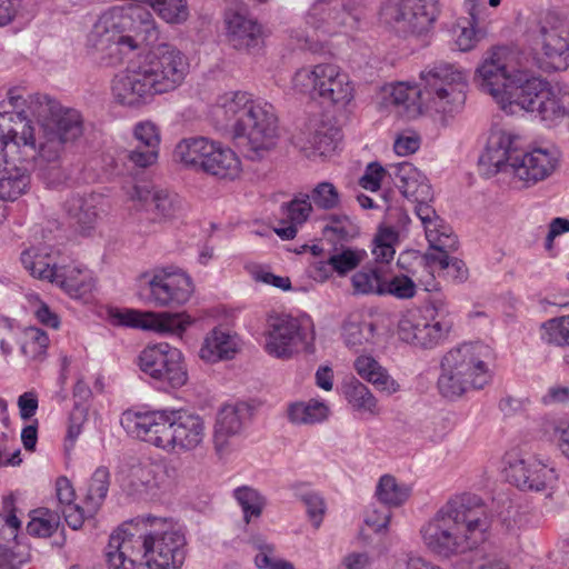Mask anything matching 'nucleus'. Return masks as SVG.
<instances>
[{"mask_svg": "<svg viewBox=\"0 0 569 569\" xmlns=\"http://www.w3.org/2000/svg\"><path fill=\"white\" fill-rule=\"evenodd\" d=\"M192 290L190 277L180 271L156 269L139 279V296L158 307L181 306L189 300Z\"/></svg>", "mask_w": 569, "mask_h": 569, "instance_id": "nucleus-15", "label": "nucleus"}, {"mask_svg": "<svg viewBox=\"0 0 569 569\" xmlns=\"http://www.w3.org/2000/svg\"><path fill=\"white\" fill-rule=\"evenodd\" d=\"M166 469L154 462H139L129 468L120 478L122 489L129 495L156 496L167 485Z\"/></svg>", "mask_w": 569, "mask_h": 569, "instance_id": "nucleus-22", "label": "nucleus"}, {"mask_svg": "<svg viewBox=\"0 0 569 569\" xmlns=\"http://www.w3.org/2000/svg\"><path fill=\"white\" fill-rule=\"evenodd\" d=\"M340 140L341 132L338 128L322 123L309 138V146L303 148L308 157H327L338 148Z\"/></svg>", "mask_w": 569, "mask_h": 569, "instance_id": "nucleus-35", "label": "nucleus"}, {"mask_svg": "<svg viewBox=\"0 0 569 569\" xmlns=\"http://www.w3.org/2000/svg\"><path fill=\"white\" fill-rule=\"evenodd\" d=\"M61 513L64 517L66 522L69 525L70 528L77 530L81 528L83 525V521L92 517L93 515H88L87 512V506L84 508L76 505V503H68L64 507H61Z\"/></svg>", "mask_w": 569, "mask_h": 569, "instance_id": "nucleus-59", "label": "nucleus"}, {"mask_svg": "<svg viewBox=\"0 0 569 569\" xmlns=\"http://www.w3.org/2000/svg\"><path fill=\"white\" fill-rule=\"evenodd\" d=\"M22 353L32 359H40L49 346L48 335L37 326H28L20 338Z\"/></svg>", "mask_w": 569, "mask_h": 569, "instance_id": "nucleus-42", "label": "nucleus"}, {"mask_svg": "<svg viewBox=\"0 0 569 569\" xmlns=\"http://www.w3.org/2000/svg\"><path fill=\"white\" fill-rule=\"evenodd\" d=\"M507 477L522 490L547 491L556 487L559 473L553 465L536 457H515L508 461Z\"/></svg>", "mask_w": 569, "mask_h": 569, "instance_id": "nucleus-18", "label": "nucleus"}, {"mask_svg": "<svg viewBox=\"0 0 569 569\" xmlns=\"http://www.w3.org/2000/svg\"><path fill=\"white\" fill-rule=\"evenodd\" d=\"M53 283L76 299L91 291L93 286L87 270L69 266L60 267Z\"/></svg>", "mask_w": 569, "mask_h": 569, "instance_id": "nucleus-34", "label": "nucleus"}, {"mask_svg": "<svg viewBox=\"0 0 569 569\" xmlns=\"http://www.w3.org/2000/svg\"><path fill=\"white\" fill-rule=\"evenodd\" d=\"M187 540L172 520L143 517L114 530L106 548L110 569H180Z\"/></svg>", "mask_w": 569, "mask_h": 569, "instance_id": "nucleus-2", "label": "nucleus"}, {"mask_svg": "<svg viewBox=\"0 0 569 569\" xmlns=\"http://www.w3.org/2000/svg\"><path fill=\"white\" fill-rule=\"evenodd\" d=\"M362 258L361 252L347 248L340 252L331 254L328 258L327 263L339 276H345L356 269L361 263Z\"/></svg>", "mask_w": 569, "mask_h": 569, "instance_id": "nucleus-49", "label": "nucleus"}, {"mask_svg": "<svg viewBox=\"0 0 569 569\" xmlns=\"http://www.w3.org/2000/svg\"><path fill=\"white\" fill-rule=\"evenodd\" d=\"M110 485V472L106 467H98L92 473L87 496V512L88 515H96L107 497Z\"/></svg>", "mask_w": 569, "mask_h": 569, "instance_id": "nucleus-39", "label": "nucleus"}, {"mask_svg": "<svg viewBox=\"0 0 569 569\" xmlns=\"http://www.w3.org/2000/svg\"><path fill=\"white\" fill-rule=\"evenodd\" d=\"M250 543L256 551L254 565L258 569H271L280 558L276 553V548L262 537H253Z\"/></svg>", "mask_w": 569, "mask_h": 569, "instance_id": "nucleus-50", "label": "nucleus"}, {"mask_svg": "<svg viewBox=\"0 0 569 569\" xmlns=\"http://www.w3.org/2000/svg\"><path fill=\"white\" fill-rule=\"evenodd\" d=\"M138 39L151 43L158 39L152 13L141 6L113 7L103 12L89 33V43L98 50L110 44L138 48Z\"/></svg>", "mask_w": 569, "mask_h": 569, "instance_id": "nucleus-11", "label": "nucleus"}, {"mask_svg": "<svg viewBox=\"0 0 569 569\" xmlns=\"http://www.w3.org/2000/svg\"><path fill=\"white\" fill-rule=\"evenodd\" d=\"M23 268L33 277L40 280H48L53 283L61 266H58L54 257L49 252L48 247H31L21 252Z\"/></svg>", "mask_w": 569, "mask_h": 569, "instance_id": "nucleus-31", "label": "nucleus"}, {"mask_svg": "<svg viewBox=\"0 0 569 569\" xmlns=\"http://www.w3.org/2000/svg\"><path fill=\"white\" fill-rule=\"evenodd\" d=\"M123 429L170 455L199 449L206 439L204 419L184 409L126 410L120 418Z\"/></svg>", "mask_w": 569, "mask_h": 569, "instance_id": "nucleus-6", "label": "nucleus"}, {"mask_svg": "<svg viewBox=\"0 0 569 569\" xmlns=\"http://www.w3.org/2000/svg\"><path fill=\"white\" fill-rule=\"evenodd\" d=\"M390 171H392L391 166L387 170L378 162H370L363 176L359 179V184L366 190L377 191L380 188L382 179L387 174L389 176Z\"/></svg>", "mask_w": 569, "mask_h": 569, "instance_id": "nucleus-55", "label": "nucleus"}, {"mask_svg": "<svg viewBox=\"0 0 569 569\" xmlns=\"http://www.w3.org/2000/svg\"><path fill=\"white\" fill-rule=\"evenodd\" d=\"M82 133L79 111L63 108L47 94L23 97L13 88L0 102V136L20 152L22 162L37 163L39 158L56 163Z\"/></svg>", "mask_w": 569, "mask_h": 569, "instance_id": "nucleus-1", "label": "nucleus"}, {"mask_svg": "<svg viewBox=\"0 0 569 569\" xmlns=\"http://www.w3.org/2000/svg\"><path fill=\"white\" fill-rule=\"evenodd\" d=\"M300 499L306 506L308 517L313 527L319 528L326 512L323 498L316 491H308L302 493Z\"/></svg>", "mask_w": 569, "mask_h": 569, "instance_id": "nucleus-53", "label": "nucleus"}, {"mask_svg": "<svg viewBox=\"0 0 569 569\" xmlns=\"http://www.w3.org/2000/svg\"><path fill=\"white\" fill-rule=\"evenodd\" d=\"M375 322H343L341 335L349 348H359L377 341Z\"/></svg>", "mask_w": 569, "mask_h": 569, "instance_id": "nucleus-41", "label": "nucleus"}, {"mask_svg": "<svg viewBox=\"0 0 569 569\" xmlns=\"http://www.w3.org/2000/svg\"><path fill=\"white\" fill-rule=\"evenodd\" d=\"M395 238V233L392 231L386 230L381 232L375 240V247L372 249V254L375 257V261L377 266H383L393 259L395 248L391 244V241Z\"/></svg>", "mask_w": 569, "mask_h": 569, "instance_id": "nucleus-52", "label": "nucleus"}, {"mask_svg": "<svg viewBox=\"0 0 569 569\" xmlns=\"http://www.w3.org/2000/svg\"><path fill=\"white\" fill-rule=\"evenodd\" d=\"M540 336L547 343L569 346V322H542Z\"/></svg>", "mask_w": 569, "mask_h": 569, "instance_id": "nucleus-51", "label": "nucleus"}, {"mask_svg": "<svg viewBox=\"0 0 569 569\" xmlns=\"http://www.w3.org/2000/svg\"><path fill=\"white\" fill-rule=\"evenodd\" d=\"M345 397L353 410L377 416L380 412L378 400L367 386L352 380L345 387Z\"/></svg>", "mask_w": 569, "mask_h": 569, "instance_id": "nucleus-38", "label": "nucleus"}, {"mask_svg": "<svg viewBox=\"0 0 569 569\" xmlns=\"http://www.w3.org/2000/svg\"><path fill=\"white\" fill-rule=\"evenodd\" d=\"M38 396L34 391H27L19 396L17 405L22 420H30L38 409Z\"/></svg>", "mask_w": 569, "mask_h": 569, "instance_id": "nucleus-62", "label": "nucleus"}, {"mask_svg": "<svg viewBox=\"0 0 569 569\" xmlns=\"http://www.w3.org/2000/svg\"><path fill=\"white\" fill-rule=\"evenodd\" d=\"M315 339L312 322H274L266 333L264 350L278 359H289Z\"/></svg>", "mask_w": 569, "mask_h": 569, "instance_id": "nucleus-17", "label": "nucleus"}, {"mask_svg": "<svg viewBox=\"0 0 569 569\" xmlns=\"http://www.w3.org/2000/svg\"><path fill=\"white\" fill-rule=\"evenodd\" d=\"M118 325L151 331L160 337H170L183 340L189 322H117Z\"/></svg>", "mask_w": 569, "mask_h": 569, "instance_id": "nucleus-45", "label": "nucleus"}, {"mask_svg": "<svg viewBox=\"0 0 569 569\" xmlns=\"http://www.w3.org/2000/svg\"><path fill=\"white\" fill-rule=\"evenodd\" d=\"M133 136L138 141L137 146L159 150L160 133L154 123L150 121L137 123L133 130Z\"/></svg>", "mask_w": 569, "mask_h": 569, "instance_id": "nucleus-54", "label": "nucleus"}, {"mask_svg": "<svg viewBox=\"0 0 569 569\" xmlns=\"http://www.w3.org/2000/svg\"><path fill=\"white\" fill-rule=\"evenodd\" d=\"M490 520L482 500L470 493L450 498L420 528L423 546L449 559L472 550L487 538Z\"/></svg>", "mask_w": 569, "mask_h": 569, "instance_id": "nucleus-4", "label": "nucleus"}, {"mask_svg": "<svg viewBox=\"0 0 569 569\" xmlns=\"http://www.w3.org/2000/svg\"><path fill=\"white\" fill-rule=\"evenodd\" d=\"M137 366L141 372L164 388L179 389L189 379L182 351L166 342L144 347L137 358Z\"/></svg>", "mask_w": 569, "mask_h": 569, "instance_id": "nucleus-14", "label": "nucleus"}, {"mask_svg": "<svg viewBox=\"0 0 569 569\" xmlns=\"http://www.w3.org/2000/svg\"><path fill=\"white\" fill-rule=\"evenodd\" d=\"M411 488L399 482L393 476H382L376 487L378 500L388 507H400L410 497Z\"/></svg>", "mask_w": 569, "mask_h": 569, "instance_id": "nucleus-37", "label": "nucleus"}, {"mask_svg": "<svg viewBox=\"0 0 569 569\" xmlns=\"http://www.w3.org/2000/svg\"><path fill=\"white\" fill-rule=\"evenodd\" d=\"M228 39L233 48L249 49L259 44L262 30L257 21L239 12H228L226 16Z\"/></svg>", "mask_w": 569, "mask_h": 569, "instance_id": "nucleus-30", "label": "nucleus"}, {"mask_svg": "<svg viewBox=\"0 0 569 569\" xmlns=\"http://www.w3.org/2000/svg\"><path fill=\"white\" fill-rule=\"evenodd\" d=\"M327 220L325 232L330 231L339 239H347L350 236L352 224L346 214H330Z\"/></svg>", "mask_w": 569, "mask_h": 569, "instance_id": "nucleus-58", "label": "nucleus"}, {"mask_svg": "<svg viewBox=\"0 0 569 569\" xmlns=\"http://www.w3.org/2000/svg\"><path fill=\"white\" fill-rule=\"evenodd\" d=\"M493 349L482 341H465L449 349L441 359L438 389L448 399L485 388L492 379Z\"/></svg>", "mask_w": 569, "mask_h": 569, "instance_id": "nucleus-10", "label": "nucleus"}, {"mask_svg": "<svg viewBox=\"0 0 569 569\" xmlns=\"http://www.w3.org/2000/svg\"><path fill=\"white\" fill-rule=\"evenodd\" d=\"M450 322H397V333L403 342L433 349L450 336Z\"/></svg>", "mask_w": 569, "mask_h": 569, "instance_id": "nucleus-23", "label": "nucleus"}, {"mask_svg": "<svg viewBox=\"0 0 569 569\" xmlns=\"http://www.w3.org/2000/svg\"><path fill=\"white\" fill-rule=\"evenodd\" d=\"M241 350L239 336L222 327L213 328L203 339L199 349V357L208 363L231 360Z\"/></svg>", "mask_w": 569, "mask_h": 569, "instance_id": "nucleus-25", "label": "nucleus"}, {"mask_svg": "<svg viewBox=\"0 0 569 569\" xmlns=\"http://www.w3.org/2000/svg\"><path fill=\"white\" fill-rule=\"evenodd\" d=\"M386 267L365 266L351 277L353 295L383 296Z\"/></svg>", "mask_w": 569, "mask_h": 569, "instance_id": "nucleus-33", "label": "nucleus"}, {"mask_svg": "<svg viewBox=\"0 0 569 569\" xmlns=\"http://www.w3.org/2000/svg\"><path fill=\"white\" fill-rule=\"evenodd\" d=\"M12 164L6 161L4 167L0 168V198L4 201H14L22 196L30 186V170L46 169V160L39 159L36 162H22Z\"/></svg>", "mask_w": 569, "mask_h": 569, "instance_id": "nucleus-27", "label": "nucleus"}, {"mask_svg": "<svg viewBox=\"0 0 569 569\" xmlns=\"http://www.w3.org/2000/svg\"><path fill=\"white\" fill-rule=\"evenodd\" d=\"M421 86L398 82L390 88V102L412 118L422 109L438 113L458 112L466 102V74L453 64L439 62L420 74Z\"/></svg>", "mask_w": 569, "mask_h": 569, "instance_id": "nucleus-8", "label": "nucleus"}, {"mask_svg": "<svg viewBox=\"0 0 569 569\" xmlns=\"http://www.w3.org/2000/svg\"><path fill=\"white\" fill-rule=\"evenodd\" d=\"M104 197L101 193H72L64 201V210L70 219L82 230H90L94 227L102 212Z\"/></svg>", "mask_w": 569, "mask_h": 569, "instance_id": "nucleus-28", "label": "nucleus"}, {"mask_svg": "<svg viewBox=\"0 0 569 569\" xmlns=\"http://www.w3.org/2000/svg\"><path fill=\"white\" fill-rule=\"evenodd\" d=\"M318 72V64L315 66L312 70L302 68L298 70L293 78L292 82L296 89H298L300 92H310V91H318V80L319 77H317Z\"/></svg>", "mask_w": 569, "mask_h": 569, "instance_id": "nucleus-56", "label": "nucleus"}, {"mask_svg": "<svg viewBox=\"0 0 569 569\" xmlns=\"http://www.w3.org/2000/svg\"><path fill=\"white\" fill-rule=\"evenodd\" d=\"M108 316L110 320H148L147 318L151 317V320H193L190 316H186L183 313H169V312H162L159 313L157 317H154V313L152 312H142L137 309L131 308H116L110 307L108 308Z\"/></svg>", "mask_w": 569, "mask_h": 569, "instance_id": "nucleus-46", "label": "nucleus"}, {"mask_svg": "<svg viewBox=\"0 0 569 569\" xmlns=\"http://www.w3.org/2000/svg\"><path fill=\"white\" fill-rule=\"evenodd\" d=\"M131 199L160 221L181 218L187 211V203L180 196L167 189L134 186Z\"/></svg>", "mask_w": 569, "mask_h": 569, "instance_id": "nucleus-21", "label": "nucleus"}, {"mask_svg": "<svg viewBox=\"0 0 569 569\" xmlns=\"http://www.w3.org/2000/svg\"><path fill=\"white\" fill-rule=\"evenodd\" d=\"M458 248V241L455 237V247L452 248H445L442 250L435 249L438 251V253H430L427 252L422 257H415V260L419 263H423L426 266H431L435 263H438L441 269H448L450 267V259L451 257L448 254V251H455Z\"/></svg>", "mask_w": 569, "mask_h": 569, "instance_id": "nucleus-60", "label": "nucleus"}, {"mask_svg": "<svg viewBox=\"0 0 569 569\" xmlns=\"http://www.w3.org/2000/svg\"><path fill=\"white\" fill-rule=\"evenodd\" d=\"M280 210L283 218L300 227L309 219L313 207L307 193H299L290 201L282 203Z\"/></svg>", "mask_w": 569, "mask_h": 569, "instance_id": "nucleus-44", "label": "nucleus"}, {"mask_svg": "<svg viewBox=\"0 0 569 569\" xmlns=\"http://www.w3.org/2000/svg\"><path fill=\"white\" fill-rule=\"evenodd\" d=\"M174 157L219 179L233 180L241 172V161L232 149L204 137L181 140L176 146Z\"/></svg>", "mask_w": 569, "mask_h": 569, "instance_id": "nucleus-12", "label": "nucleus"}, {"mask_svg": "<svg viewBox=\"0 0 569 569\" xmlns=\"http://www.w3.org/2000/svg\"><path fill=\"white\" fill-rule=\"evenodd\" d=\"M437 4L438 0H389L382 16L398 33L419 36L429 31L436 21Z\"/></svg>", "mask_w": 569, "mask_h": 569, "instance_id": "nucleus-16", "label": "nucleus"}, {"mask_svg": "<svg viewBox=\"0 0 569 569\" xmlns=\"http://www.w3.org/2000/svg\"><path fill=\"white\" fill-rule=\"evenodd\" d=\"M371 565L372 560L368 552L353 551L342 558L339 569H370Z\"/></svg>", "mask_w": 569, "mask_h": 569, "instance_id": "nucleus-61", "label": "nucleus"}, {"mask_svg": "<svg viewBox=\"0 0 569 569\" xmlns=\"http://www.w3.org/2000/svg\"><path fill=\"white\" fill-rule=\"evenodd\" d=\"M214 116L232 127L233 138L247 158L254 160L271 150L278 139V118L270 103L252 100L247 92L219 97Z\"/></svg>", "mask_w": 569, "mask_h": 569, "instance_id": "nucleus-7", "label": "nucleus"}, {"mask_svg": "<svg viewBox=\"0 0 569 569\" xmlns=\"http://www.w3.org/2000/svg\"><path fill=\"white\" fill-rule=\"evenodd\" d=\"M233 498L241 507L243 519L249 523L261 516L266 507V498L254 488L241 486L233 490Z\"/></svg>", "mask_w": 569, "mask_h": 569, "instance_id": "nucleus-40", "label": "nucleus"}, {"mask_svg": "<svg viewBox=\"0 0 569 569\" xmlns=\"http://www.w3.org/2000/svg\"><path fill=\"white\" fill-rule=\"evenodd\" d=\"M188 72L186 54L172 44L162 43L116 77L112 91L121 104L134 107L154 94L176 90Z\"/></svg>", "mask_w": 569, "mask_h": 569, "instance_id": "nucleus-5", "label": "nucleus"}, {"mask_svg": "<svg viewBox=\"0 0 569 569\" xmlns=\"http://www.w3.org/2000/svg\"><path fill=\"white\" fill-rule=\"evenodd\" d=\"M159 150L136 146L128 151L127 159L137 168H147L154 164L158 160Z\"/></svg>", "mask_w": 569, "mask_h": 569, "instance_id": "nucleus-57", "label": "nucleus"}, {"mask_svg": "<svg viewBox=\"0 0 569 569\" xmlns=\"http://www.w3.org/2000/svg\"><path fill=\"white\" fill-rule=\"evenodd\" d=\"M355 370L379 391L391 396L400 390V385L388 371L371 356H359L355 361Z\"/></svg>", "mask_w": 569, "mask_h": 569, "instance_id": "nucleus-32", "label": "nucleus"}, {"mask_svg": "<svg viewBox=\"0 0 569 569\" xmlns=\"http://www.w3.org/2000/svg\"><path fill=\"white\" fill-rule=\"evenodd\" d=\"M313 209L330 211L338 209L341 203V196L338 189L328 181L317 183L310 193H307Z\"/></svg>", "mask_w": 569, "mask_h": 569, "instance_id": "nucleus-43", "label": "nucleus"}, {"mask_svg": "<svg viewBox=\"0 0 569 569\" xmlns=\"http://www.w3.org/2000/svg\"><path fill=\"white\" fill-rule=\"evenodd\" d=\"M389 177L401 194L410 201L432 200V188L423 176L412 163L400 162L391 166Z\"/></svg>", "mask_w": 569, "mask_h": 569, "instance_id": "nucleus-26", "label": "nucleus"}, {"mask_svg": "<svg viewBox=\"0 0 569 569\" xmlns=\"http://www.w3.org/2000/svg\"><path fill=\"white\" fill-rule=\"evenodd\" d=\"M247 409L241 403H228L217 412L212 442L216 453L223 458L236 448V439L244 428Z\"/></svg>", "mask_w": 569, "mask_h": 569, "instance_id": "nucleus-20", "label": "nucleus"}, {"mask_svg": "<svg viewBox=\"0 0 569 569\" xmlns=\"http://www.w3.org/2000/svg\"><path fill=\"white\" fill-rule=\"evenodd\" d=\"M519 138L506 131L490 134L487 148L479 158V166L487 174L512 169L513 174L527 186L549 178L559 167L561 153L556 147L535 148L522 152L517 149Z\"/></svg>", "mask_w": 569, "mask_h": 569, "instance_id": "nucleus-9", "label": "nucleus"}, {"mask_svg": "<svg viewBox=\"0 0 569 569\" xmlns=\"http://www.w3.org/2000/svg\"><path fill=\"white\" fill-rule=\"evenodd\" d=\"M241 309L230 308L224 305H217L204 311V318L208 320H233L239 318Z\"/></svg>", "mask_w": 569, "mask_h": 569, "instance_id": "nucleus-63", "label": "nucleus"}, {"mask_svg": "<svg viewBox=\"0 0 569 569\" xmlns=\"http://www.w3.org/2000/svg\"><path fill=\"white\" fill-rule=\"evenodd\" d=\"M326 402L310 399L307 402H295L288 407V418L296 425H313L325 421L329 416Z\"/></svg>", "mask_w": 569, "mask_h": 569, "instance_id": "nucleus-36", "label": "nucleus"}, {"mask_svg": "<svg viewBox=\"0 0 569 569\" xmlns=\"http://www.w3.org/2000/svg\"><path fill=\"white\" fill-rule=\"evenodd\" d=\"M416 295V284L407 274L388 277L386 273L383 296H393L398 299H410Z\"/></svg>", "mask_w": 569, "mask_h": 569, "instance_id": "nucleus-48", "label": "nucleus"}, {"mask_svg": "<svg viewBox=\"0 0 569 569\" xmlns=\"http://www.w3.org/2000/svg\"><path fill=\"white\" fill-rule=\"evenodd\" d=\"M539 69L551 72L569 67V29L553 12L546 13L528 32Z\"/></svg>", "mask_w": 569, "mask_h": 569, "instance_id": "nucleus-13", "label": "nucleus"}, {"mask_svg": "<svg viewBox=\"0 0 569 569\" xmlns=\"http://www.w3.org/2000/svg\"><path fill=\"white\" fill-rule=\"evenodd\" d=\"M58 517L49 510H38L27 526L31 536L47 538L58 528Z\"/></svg>", "mask_w": 569, "mask_h": 569, "instance_id": "nucleus-47", "label": "nucleus"}, {"mask_svg": "<svg viewBox=\"0 0 569 569\" xmlns=\"http://www.w3.org/2000/svg\"><path fill=\"white\" fill-rule=\"evenodd\" d=\"M507 56V49L499 48L478 67L475 81L481 91L492 96L508 113H515V107H518L537 112L546 122L562 118L566 110L549 82L517 69Z\"/></svg>", "mask_w": 569, "mask_h": 569, "instance_id": "nucleus-3", "label": "nucleus"}, {"mask_svg": "<svg viewBox=\"0 0 569 569\" xmlns=\"http://www.w3.org/2000/svg\"><path fill=\"white\" fill-rule=\"evenodd\" d=\"M400 561L405 566V569H443L439 565L416 553H407Z\"/></svg>", "mask_w": 569, "mask_h": 569, "instance_id": "nucleus-64", "label": "nucleus"}, {"mask_svg": "<svg viewBox=\"0 0 569 569\" xmlns=\"http://www.w3.org/2000/svg\"><path fill=\"white\" fill-rule=\"evenodd\" d=\"M431 200H416L415 212L421 220L426 238L432 249H445L455 247V236L450 229L442 224V220L436 210L430 206Z\"/></svg>", "mask_w": 569, "mask_h": 569, "instance_id": "nucleus-29", "label": "nucleus"}, {"mask_svg": "<svg viewBox=\"0 0 569 569\" xmlns=\"http://www.w3.org/2000/svg\"><path fill=\"white\" fill-rule=\"evenodd\" d=\"M318 91L319 97L333 104H348L353 98V86L349 76L338 66L325 63L318 64Z\"/></svg>", "mask_w": 569, "mask_h": 569, "instance_id": "nucleus-24", "label": "nucleus"}, {"mask_svg": "<svg viewBox=\"0 0 569 569\" xmlns=\"http://www.w3.org/2000/svg\"><path fill=\"white\" fill-rule=\"evenodd\" d=\"M307 22L323 34H333L340 28L357 29L359 16L340 0H318L310 9Z\"/></svg>", "mask_w": 569, "mask_h": 569, "instance_id": "nucleus-19", "label": "nucleus"}]
</instances>
